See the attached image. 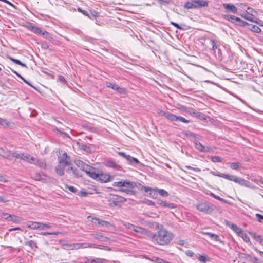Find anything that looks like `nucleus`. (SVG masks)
<instances>
[{
    "instance_id": "f257e3e1",
    "label": "nucleus",
    "mask_w": 263,
    "mask_h": 263,
    "mask_svg": "<svg viewBox=\"0 0 263 263\" xmlns=\"http://www.w3.org/2000/svg\"><path fill=\"white\" fill-rule=\"evenodd\" d=\"M152 226L159 229L155 234L151 232L149 239L153 242L160 245H165L172 241L174 236L173 234L164 229L162 226L160 227L158 223L154 222L152 223Z\"/></svg>"
},
{
    "instance_id": "f03ea898",
    "label": "nucleus",
    "mask_w": 263,
    "mask_h": 263,
    "mask_svg": "<svg viewBox=\"0 0 263 263\" xmlns=\"http://www.w3.org/2000/svg\"><path fill=\"white\" fill-rule=\"evenodd\" d=\"M8 159L11 160L12 158L20 159L23 161H26L30 163L35 164L40 167L45 168L46 167V163L41 160L38 159L29 154L25 153H21L18 151L12 152V154L6 156Z\"/></svg>"
},
{
    "instance_id": "7ed1b4c3",
    "label": "nucleus",
    "mask_w": 263,
    "mask_h": 263,
    "mask_svg": "<svg viewBox=\"0 0 263 263\" xmlns=\"http://www.w3.org/2000/svg\"><path fill=\"white\" fill-rule=\"evenodd\" d=\"M59 164L55 167L56 173L60 176L64 174L65 169L71 165L70 158L66 152L61 151L58 156Z\"/></svg>"
},
{
    "instance_id": "20e7f679",
    "label": "nucleus",
    "mask_w": 263,
    "mask_h": 263,
    "mask_svg": "<svg viewBox=\"0 0 263 263\" xmlns=\"http://www.w3.org/2000/svg\"><path fill=\"white\" fill-rule=\"evenodd\" d=\"M214 175L219 176L221 178H223L224 179H226L227 180L233 181L235 182V183H237L240 185L245 186L247 187L250 188L254 189L255 188V186L253 185L251 182L249 181L245 180L243 178H241L240 177H239L238 176H235V175H230L229 174H215L213 173Z\"/></svg>"
},
{
    "instance_id": "39448f33",
    "label": "nucleus",
    "mask_w": 263,
    "mask_h": 263,
    "mask_svg": "<svg viewBox=\"0 0 263 263\" xmlns=\"http://www.w3.org/2000/svg\"><path fill=\"white\" fill-rule=\"evenodd\" d=\"M114 187H118L122 192L129 193L132 192V189L136 186V183L127 180L115 182L112 184Z\"/></svg>"
},
{
    "instance_id": "423d86ee",
    "label": "nucleus",
    "mask_w": 263,
    "mask_h": 263,
    "mask_svg": "<svg viewBox=\"0 0 263 263\" xmlns=\"http://www.w3.org/2000/svg\"><path fill=\"white\" fill-rule=\"evenodd\" d=\"M209 1L206 0H191L184 5V8L187 9H198L207 7Z\"/></svg>"
},
{
    "instance_id": "0eeeda50",
    "label": "nucleus",
    "mask_w": 263,
    "mask_h": 263,
    "mask_svg": "<svg viewBox=\"0 0 263 263\" xmlns=\"http://www.w3.org/2000/svg\"><path fill=\"white\" fill-rule=\"evenodd\" d=\"M196 206L199 211L208 214L212 213V212L216 209L215 205L206 202L198 203L196 205Z\"/></svg>"
},
{
    "instance_id": "6e6552de",
    "label": "nucleus",
    "mask_w": 263,
    "mask_h": 263,
    "mask_svg": "<svg viewBox=\"0 0 263 263\" xmlns=\"http://www.w3.org/2000/svg\"><path fill=\"white\" fill-rule=\"evenodd\" d=\"M100 171L97 170L94 167H92L91 166H89V168H88V170L86 172V174L91 177L92 178L97 180L99 177V174Z\"/></svg>"
},
{
    "instance_id": "1a4fd4ad",
    "label": "nucleus",
    "mask_w": 263,
    "mask_h": 263,
    "mask_svg": "<svg viewBox=\"0 0 263 263\" xmlns=\"http://www.w3.org/2000/svg\"><path fill=\"white\" fill-rule=\"evenodd\" d=\"M81 13L91 20L96 19L99 16V13L92 10H89V12H87L85 10H83Z\"/></svg>"
},
{
    "instance_id": "9d476101",
    "label": "nucleus",
    "mask_w": 263,
    "mask_h": 263,
    "mask_svg": "<svg viewBox=\"0 0 263 263\" xmlns=\"http://www.w3.org/2000/svg\"><path fill=\"white\" fill-rule=\"evenodd\" d=\"M107 87L111 88L120 94H126V90L123 87L118 86L116 83H107Z\"/></svg>"
},
{
    "instance_id": "9b49d317",
    "label": "nucleus",
    "mask_w": 263,
    "mask_h": 263,
    "mask_svg": "<svg viewBox=\"0 0 263 263\" xmlns=\"http://www.w3.org/2000/svg\"><path fill=\"white\" fill-rule=\"evenodd\" d=\"M133 230L137 233H138L143 235L146 236L149 238L150 237V235L151 234V232L148 230H146L145 229H143L142 227L135 226V227Z\"/></svg>"
},
{
    "instance_id": "f8f14e48",
    "label": "nucleus",
    "mask_w": 263,
    "mask_h": 263,
    "mask_svg": "<svg viewBox=\"0 0 263 263\" xmlns=\"http://www.w3.org/2000/svg\"><path fill=\"white\" fill-rule=\"evenodd\" d=\"M168 120L171 121H180L185 123H188L190 121V120H186L182 117L177 116L172 114V115L167 116Z\"/></svg>"
},
{
    "instance_id": "ddd939ff",
    "label": "nucleus",
    "mask_w": 263,
    "mask_h": 263,
    "mask_svg": "<svg viewBox=\"0 0 263 263\" xmlns=\"http://www.w3.org/2000/svg\"><path fill=\"white\" fill-rule=\"evenodd\" d=\"M194 144L196 148L200 152H210L211 149L210 147H205L201 143L198 141L197 139H195Z\"/></svg>"
},
{
    "instance_id": "4468645a",
    "label": "nucleus",
    "mask_w": 263,
    "mask_h": 263,
    "mask_svg": "<svg viewBox=\"0 0 263 263\" xmlns=\"http://www.w3.org/2000/svg\"><path fill=\"white\" fill-rule=\"evenodd\" d=\"M65 170L69 175H73L76 178H78L81 176V175L79 174L78 171L76 168L71 166V165H70L69 167H67Z\"/></svg>"
},
{
    "instance_id": "2eb2a0df",
    "label": "nucleus",
    "mask_w": 263,
    "mask_h": 263,
    "mask_svg": "<svg viewBox=\"0 0 263 263\" xmlns=\"http://www.w3.org/2000/svg\"><path fill=\"white\" fill-rule=\"evenodd\" d=\"M223 7L229 12H232L235 14L237 12V8L232 4L224 3L223 4Z\"/></svg>"
},
{
    "instance_id": "dca6fc26",
    "label": "nucleus",
    "mask_w": 263,
    "mask_h": 263,
    "mask_svg": "<svg viewBox=\"0 0 263 263\" xmlns=\"http://www.w3.org/2000/svg\"><path fill=\"white\" fill-rule=\"evenodd\" d=\"M76 165L79 168H81V170L85 171V172L88 170V168L89 167V165L85 164L83 161L78 160L75 161Z\"/></svg>"
},
{
    "instance_id": "f3484780",
    "label": "nucleus",
    "mask_w": 263,
    "mask_h": 263,
    "mask_svg": "<svg viewBox=\"0 0 263 263\" xmlns=\"http://www.w3.org/2000/svg\"><path fill=\"white\" fill-rule=\"evenodd\" d=\"M99 176V177L97 180L100 181L102 182H107L110 180V177L108 174H103L100 172Z\"/></svg>"
},
{
    "instance_id": "a211bd4d",
    "label": "nucleus",
    "mask_w": 263,
    "mask_h": 263,
    "mask_svg": "<svg viewBox=\"0 0 263 263\" xmlns=\"http://www.w3.org/2000/svg\"><path fill=\"white\" fill-rule=\"evenodd\" d=\"M0 125L7 126L13 127L14 126L15 124L13 122H9L6 119L0 118Z\"/></svg>"
},
{
    "instance_id": "6ab92c4d",
    "label": "nucleus",
    "mask_w": 263,
    "mask_h": 263,
    "mask_svg": "<svg viewBox=\"0 0 263 263\" xmlns=\"http://www.w3.org/2000/svg\"><path fill=\"white\" fill-rule=\"evenodd\" d=\"M187 111L191 115H193L195 117H197L200 119H201L203 117V114L200 113L193 108H189Z\"/></svg>"
},
{
    "instance_id": "aec40b11",
    "label": "nucleus",
    "mask_w": 263,
    "mask_h": 263,
    "mask_svg": "<svg viewBox=\"0 0 263 263\" xmlns=\"http://www.w3.org/2000/svg\"><path fill=\"white\" fill-rule=\"evenodd\" d=\"M226 223L227 226H228V227H229L231 229H232L237 234L239 232H240V231L241 230V229L239 228L237 226L231 223L230 221H226Z\"/></svg>"
},
{
    "instance_id": "412c9836",
    "label": "nucleus",
    "mask_w": 263,
    "mask_h": 263,
    "mask_svg": "<svg viewBox=\"0 0 263 263\" xmlns=\"http://www.w3.org/2000/svg\"><path fill=\"white\" fill-rule=\"evenodd\" d=\"M41 227V222H30L27 224V227L32 229H40Z\"/></svg>"
},
{
    "instance_id": "4be33fe9",
    "label": "nucleus",
    "mask_w": 263,
    "mask_h": 263,
    "mask_svg": "<svg viewBox=\"0 0 263 263\" xmlns=\"http://www.w3.org/2000/svg\"><path fill=\"white\" fill-rule=\"evenodd\" d=\"M202 233L204 235L209 236L212 239L216 241H219L222 242L219 239V237L217 234H213L210 232H202Z\"/></svg>"
},
{
    "instance_id": "5701e85b",
    "label": "nucleus",
    "mask_w": 263,
    "mask_h": 263,
    "mask_svg": "<svg viewBox=\"0 0 263 263\" xmlns=\"http://www.w3.org/2000/svg\"><path fill=\"white\" fill-rule=\"evenodd\" d=\"M222 17L233 23H235L236 21V19L238 17H236L234 15H229V14H222Z\"/></svg>"
},
{
    "instance_id": "b1692460",
    "label": "nucleus",
    "mask_w": 263,
    "mask_h": 263,
    "mask_svg": "<svg viewBox=\"0 0 263 263\" xmlns=\"http://www.w3.org/2000/svg\"><path fill=\"white\" fill-rule=\"evenodd\" d=\"M250 235L260 244L263 243V238L260 235H258L255 233L249 232Z\"/></svg>"
},
{
    "instance_id": "393cba45",
    "label": "nucleus",
    "mask_w": 263,
    "mask_h": 263,
    "mask_svg": "<svg viewBox=\"0 0 263 263\" xmlns=\"http://www.w3.org/2000/svg\"><path fill=\"white\" fill-rule=\"evenodd\" d=\"M241 16L243 18H244L245 19L247 20L250 22H255L256 23H258V22L257 21H255L254 20L255 16H254V14H253V13L250 14H242V15H241Z\"/></svg>"
},
{
    "instance_id": "a878e982",
    "label": "nucleus",
    "mask_w": 263,
    "mask_h": 263,
    "mask_svg": "<svg viewBox=\"0 0 263 263\" xmlns=\"http://www.w3.org/2000/svg\"><path fill=\"white\" fill-rule=\"evenodd\" d=\"M90 235L93 237H94L95 239L100 240V241H105L107 239V237L104 236L103 235H102L101 234L92 233V234H91Z\"/></svg>"
},
{
    "instance_id": "bb28decb",
    "label": "nucleus",
    "mask_w": 263,
    "mask_h": 263,
    "mask_svg": "<svg viewBox=\"0 0 263 263\" xmlns=\"http://www.w3.org/2000/svg\"><path fill=\"white\" fill-rule=\"evenodd\" d=\"M238 234L239 235V236L240 237H241L245 241H246V242H249L250 241V239H249V237H248V236L247 235L246 233H245L241 229L240 231V232H239L238 233Z\"/></svg>"
},
{
    "instance_id": "cd10ccee",
    "label": "nucleus",
    "mask_w": 263,
    "mask_h": 263,
    "mask_svg": "<svg viewBox=\"0 0 263 263\" xmlns=\"http://www.w3.org/2000/svg\"><path fill=\"white\" fill-rule=\"evenodd\" d=\"M107 165L109 167H112L117 170H120L121 169V166L118 164H117L115 162L112 161H110L107 162Z\"/></svg>"
},
{
    "instance_id": "c85d7f7f",
    "label": "nucleus",
    "mask_w": 263,
    "mask_h": 263,
    "mask_svg": "<svg viewBox=\"0 0 263 263\" xmlns=\"http://www.w3.org/2000/svg\"><path fill=\"white\" fill-rule=\"evenodd\" d=\"M236 21L235 22V24L237 25H239L240 26H243V27L248 26V25H249V24L248 23L242 20L241 19H240L239 17H238L237 18H236Z\"/></svg>"
},
{
    "instance_id": "c756f323",
    "label": "nucleus",
    "mask_w": 263,
    "mask_h": 263,
    "mask_svg": "<svg viewBox=\"0 0 263 263\" xmlns=\"http://www.w3.org/2000/svg\"><path fill=\"white\" fill-rule=\"evenodd\" d=\"M12 152L10 151H5L4 149L0 148V156H2L4 158L7 159L8 158L6 157V156L10 155V154H12Z\"/></svg>"
},
{
    "instance_id": "7c9ffc66",
    "label": "nucleus",
    "mask_w": 263,
    "mask_h": 263,
    "mask_svg": "<svg viewBox=\"0 0 263 263\" xmlns=\"http://www.w3.org/2000/svg\"><path fill=\"white\" fill-rule=\"evenodd\" d=\"M248 27H249V28L250 29H251L253 32H255L256 33H259L261 31V29L259 27H258L256 25H252V24H249V25H248Z\"/></svg>"
},
{
    "instance_id": "2f4dec72",
    "label": "nucleus",
    "mask_w": 263,
    "mask_h": 263,
    "mask_svg": "<svg viewBox=\"0 0 263 263\" xmlns=\"http://www.w3.org/2000/svg\"><path fill=\"white\" fill-rule=\"evenodd\" d=\"M155 191H157L161 196L163 197H166L168 196V193H167V192H166L163 189H156L155 190Z\"/></svg>"
},
{
    "instance_id": "473e14b6",
    "label": "nucleus",
    "mask_w": 263,
    "mask_h": 263,
    "mask_svg": "<svg viewBox=\"0 0 263 263\" xmlns=\"http://www.w3.org/2000/svg\"><path fill=\"white\" fill-rule=\"evenodd\" d=\"M9 59L16 64L21 65L23 67H27V66L25 64L22 63L20 60L17 59H15L12 57H9Z\"/></svg>"
},
{
    "instance_id": "72a5a7b5",
    "label": "nucleus",
    "mask_w": 263,
    "mask_h": 263,
    "mask_svg": "<svg viewBox=\"0 0 263 263\" xmlns=\"http://www.w3.org/2000/svg\"><path fill=\"white\" fill-rule=\"evenodd\" d=\"M118 154L124 158H125L127 161H129L130 159H132V157L129 155H127L125 153L123 152H118Z\"/></svg>"
},
{
    "instance_id": "f704fd0d",
    "label": "nucleus",
    "mask_w": 263,
    "mask_h": 263,
    "mask_svg": "<svg viewBox=\"0 0 263 263\" xmlns=\"http://www.w3.org/2000/svg\"><path fill=\"white\" fill-rule=\"evenodd\" d=\"M31 31L37 34H41L42 32L40 28L35 26H34V27H32Z\"/></svg>"
},
{
    "instance_id": "c9c22d12",
    "label": "nucleus",
    "mask_w": 263,
    "mask_h": 263,
    "mask_svg": "<svg viewBox=\"0 0 263 263\" xmlns=\"http://www.w3.org/2000/svg\"><path fill=\"white\" fill-rule=\"evenodd\" d=\"M87 219L89 221H90L91 222H92L93 223L95 224L97 226H98L99 220H100V219H99V218H93L90 216L87 217Z\"/></svg>"
},
{
    "instance_id": "e433bc0d",
    "label": "nucleus",
    "mask_w": 263,
    "mask_h": 263,
    "mask_svg": "<svg viewBox=\"0 0 263 263\" xmlns=\"http://www.w3.org/2000/svg\"><path fill=\"white\" fill-rule=\"evenodd\" d=\"M110 224L109 222L100 219L98 226L106 227H108Z\"/></svg>"
},
{
    "instance_id": "4c0bfd02",
    "label": "nucleus",
    "mask_w": 263,
    "mask_h": 263,
    "mask_svg": "<svg viewBox=\"0 0 263 263\" xmlns=\"http://www.w3.org/2000/svg\"><path fill=\"white\" fill-rule=\"evenodd\" d=\"M198 259L201 263H205L210 260V259L208 258L206 256L204 255H200L198 257Z\"/></svg>"
},
{
    "instance_id": "58836bf2",
    "label": "nucleus",
    "mask_w": 263,
    "mask_h": 263,
    "mask_svg": "<svg viewBox=\"0 0 263 263\" xmlns=\"http://www.w3.org/2000/svg\"><path fill=\"white\" fill-rule=\"evenodd\" d=\"M160 205H161L162 206L164 207H168L171 209H173L175 208L174 204L173 203H168L166 202L162 201L160 203Z\"/></svg>"
},
{
    "instance_id": "ea45409f",
    "label": "nucleus",
    "mask_w": 263,
    "mask_h": 263,
    "mask_svg": "<svg viewBox=\"0 0 263 263\" xmlns=\"http://www.w3.org/2000/svg\"><path fill=\"white\" fill-rule=\"evenodd\" d=\"M211 160L213 162H221L222 159L219 156H213L211 158Z\"/></svg>"
},
{
    "instance_id": "a19ab883",
    "label": "nucleus",
    "mask_w": 263,
    "mask_h": 263,
    "mask_svg": "<svg viewBox=\"0 0 263 263\" xmlns=\"http://www.w3.org/2000/svg\"><path fill=\"white\" fill-rule=\"evenodd\" d=\"M28 85L30 86L31 87L34 88L35 89H36L37 91L41 92V87H43V86L41 84H39L37 86H34L31 84V83H27Z\"/></svg>"
},
{
    "instance_id": "79ce46f5",
    "label": "nucleus",
    "mask_w": 263,
    "mask_h": 263,
    "mask_svg": "<svg viewBox=\"0 0 263 263\" xmlns=\"http://www.w3.org/2000/svg\"><path fill=\"white\" fill-rule=\"evenodd\" d=\"M240 165V164L239 162H233L231 164L230 167L233 170H237Z\"/></svg>"
},
{
    "instance_id": "37998d69",
    "label": "nucleus",
    "mask_w": 263,
    "mask_h": 263,
    "mask_svg": "<svg viewBox=\"0 0 263 263\" xmlns=\"http://www.w3.org/2000/svg\"><path fill=\"white\" fill-rule=\"evenodd\" d=\"M81 148L87 152H90L91 149L90 147L87 146L86 145H85L84 144H82L81 145H80Z\"/></svg>"
},
{
    "instance_id": "c03bdc74",
    "label": "nucleus",
    "mask_w": 263,
    "mask_h": 263,
    "mask_svg": "<svg viewBox=\"0 0 263 263\" xmlns=\"http://www.w3.org/2000/svg\"><path fill=\"white\" fill-rule=\"evenodd\" d=\"M50 228L51 226L50 224L41 222L40 230H45Z\"/></svg>"
},
{
    "instance_id": "a18cd8bd",
    "label": "nucleus",
    "mask_w": 263,
    "mask_h": 263,
    "mask_svg": "<svg viewBox=\"0 0 263 263\" xmlns=\"http://www.w3.org/2000/svg\"><path fill=\"white\" fill-rule=\"evenodd\" d=\"M123 224L125 227H126L127 228L130 229V230H133V229L135 227V225L134 224H132L130 223H128V222H123Z\"/></svg>"
},
{
    "instance_id": "49530a36",
    "label": "nucleus",
    "mask_w": 263,
    "mask_h": 263,
    "mask_svg": "<svg viewBox=\"0 0 263 263\" xmlns=\"http://www.w3.org/2000/svg\"><path fill=\"white\" fill-rule=\"evenodd\" d=\"M158 113L161 116L165 117L167 119H168L167 116H168L170 115H172L171 113L165 112V111H164L163 110H159V111L158 112Z\"/></svg>"
},
{
    "instance_id": "de8ad7c7",
    "label": "nucleus",
    "mask_w": 263,
    "mask_h": 263,
    "mask_svg": "<svg viewBox=\"0 0 263 263\" xmlns=\"http://www.w3.org/2000/svg\"><path fill=\"white\" fill-rule=\"evenodd\" d=\"M185 168H187V169H189V170H192L195 172H200L201 171V170L200 168H196V167H191L190 166H187V165H186L184 166Z\"/></svg>"
},
{
    "instance_id": "09e8293b",
    "label": "nucleus",
    "mask_w": 263,
    "mask_h": 263,
    "mask_svg": "<svg viewBox=\"0 0 263 263\" xmlns=\"http://www.w3.org/2000/svg\"><path fill=\"white\" fill-rule=\"evenodd\" d=\"M60 234L59 232H42L41 234L44 236L49 235H58Z\"/></svg>"
},
{
    "instance_id": "8fccbe9b",
    "label": "nucleus",
    "mask_w": 263,
    "mask_h": 263,
    "mask_svg": "<svg viewBox=\"0 0 263 263\" xmlns=\"http://www.w3.org/2000/svg\"><path fill=\"white\" fill-rule=\"evenodd\" d=\"M184 134L186 136H190V137H191L194 138V140L195 139H197V137H196V135L194 133H192V132H185Z\"/></svg>"
},
{
    "instance_id": "3c124183",
    "label": "nucleus",
    "mask_w": 263,
    "mask_h": 263,
    "mask_svg": "<svg viewBox=\"0 0 263 263\" xmlns=\"http://www.w3.org/2000/svg\"><path fill=\"white\" fill-rule=\"evenodd\" d=\"M20 218L17 217L15 215H12L11 218H10V221H12L15 222H18L20 221Z\"/></svg>"
},
{
    "instance_id": "603ef678",
    "label": "nucleus",
    "mask_w": 263,
    "mask_h": 263,
    "mask_svg": "<svg viewBox=\"0 0 263 263\" xmlns=\"http://www.w3.org/2000/svg\"><path fill=\"white\" fill-rule=\"evenodd\" d=\"M3 217L8 220H10V218H11L12 215L8 214L6 213H3L2 214Z\"/></svg>"
},
{
    "instance_id": "864d4df0",
    "label": "nucleus",
    "mask_w": 263,
    "mask_h": 263,
    "mask_svg": "<svg viewBox=\"0 0 263 263\" xmlns=\"http://www.w3.org/2000/svg\"><path fill=\"white\" fill-rule=\"evenodd\" d=\"M83 245V243H74L72 245V247H73L72 249H78L81 248H82Z\"/></svg>"
},
{
    "instance_id": "5fc2aeb1",
    "label": "nucleus",
    "mask_w": 263,
    "mask_h": 263,
    "mask_svg": "<svg viewBox=\"0 0 263 263\" xmlns=\"http://www.w3.org/2000/svg\"><path fill=\"white\" fill-rule=\"evenodd\" d=\"M210 195L211 196H212L213 197H214V198H215V199H217V200H220V201H224V202H226V200H224L223 199H222V198H220L219 196H217V195H215V194H213V193H211L210 194Z\"/></svg>"
},
{
    "instance_id": "6e6d98bb",
    "label": "nucleus",
    "mask_w": 263,
    "mask_h": 263,
    "mask_svg": "<svg viewBox=\"0 0 263 263\" xmlns=\"http://www.w3.org/2000/svg\"><path fill=\"white\" fill-rule=\"evenodd\" d=\"M255 216L256 218L257 219V220L260 222H263V216L260 214L257 213L255 214Z\"/></svg>"
},
{
    "instance_id": "4d7b16f0",
    "label": "nucleus",
    "mask_w": 263,
    "mask_h": 263,
    "mask_svg": "<svg viewBox=\"0 0 263 263\" xmlns=\"http://www.w3.org/2000/svg\"><path fill=\"white\" fill-rule=\"evenodd\" d=\"M210 42L211 43V44H212V50L214 51L217 48V46L216 45V42L213 40H211Z\"/></svg>"
},
{
    "instance_id": "13d9d810",
    "label": "nucleus",
    "mask_w": 263,
    "mask_h": 263,
    "mask_svg": "<svg viewBox=\"0 0 263 263\" xmlns=\"http://www.w3.org/2000/svg\"><path fill=\"white\" fill-rule=\"evenodd\" d=\"M58 79L57 80L61 81L62 82H67L66 80L64 78V77L61 75H58Z\"/></svg>"
},
{
    "instance_id": "bf43d9fd",
    "label": "nucleus",
    "mask_w": 263,
    "mask_h": 263,
    "mask_svg": "<svg viewBox=\"0 0 263 263\" xmlns=\"http://www.w3.org/2000/svg\"><path fill=\"white\" fill-rule=\"evenodd\" d=\"M41 35L46 39H49L50 34L47 31L42 32Z\"/></svg>"
},
{
    "instance_id": "052dcab7",
    "label": "nucleus",
    "mask_w": 263,
    "mask_h": 263,
    "mask_svg": "<svg viewBox=\"0 0 263 263\" xmlns=\"http://www.w3.org/2000/svg\"><path fill=\"white\" fill-rule=\"evenodd\" d=\"M171 24L173 26H174L175 28H176L178 29H182V27L178 24H177L176 23H175V22H171Z\"/></svg>"
},
{
    "instance_id": "680f3d73",
    "label": "nucleus",
    "mask_w": 263,
    "mask_h": 263,
    "mask_svg": "<svg viewBox=\"0 0 263 263\" xmlns=\"http://www.w3.org/2000/svg\"><path fill=\"white\" fill-rule=\"evenodd\" d=\"M66 187L69 190V191H71V192L76 193V191H77V190L75 189V187L72 186H68V185H67Z\"/></svg>"
},
{
    "instance_id": "e2e57ef3",
    "label": "nucleus",
    "mask_w": 263,
    "mask_h": 263,
    "mask_svg": "<svg viewBox=\"0 0 263 263\" xmlns=\"http://www.w3.org/2000/svg\"><path fill=\"white\" fill-rule=\"evenodd\" d=\"M33 240H30V241H27L25 243V246H28L29 247H30L31 248H33Z\"/></svg>"
},
{
    "instance_id": "0e129e2a",
    "label": "nucleus",
    "mask_w": 263,
    "mask_h": 263,
    "mask_svg": "<svg viewBox=\"0 0 263 263\" xmlns=\"http://www.w3.org/2000/svg\"><path fill=\"white\" fill-rule=\"evenodd\" d=\"M247 14H250L253 13H256V12L252 8L250 7H247Z\"/></svg>"
},
{
    "instance_id": "69168bd1",
    "label": "nucleus",
    "mask_w": 263,
    "mask_h": 263,
    "mask_svg": "<svg viewBox=\"0 0 263 263\" xmlns=\"http://www.w3.org/2000/svg\"><path fill=\"white\" fill-rule=\"evenodd\" d=\"M8 201V200L7 199V198H5L4 196H0V202L5 203V202H6Z\"/></svg>"
},
{
    "instance_id": "338daca9",
    "label": "nucleus",
    "mask_w": 263,
    "mask_h": 263,
    "mask_svg": "<svg viewBox=\"0 0 263 263\" xmlns=\"http://www.w3.org/2000/svg\"><path fill=\"white\" fill-rule=\"evenodd\" d=\"M116 199L118 200V201L120 202H124L126 201V199L122 197H118Z\"/></svg>"
},
{
    "instance_id": "774afa93",
    "label": "nucleus",
    "mask_w": 263,
    "mask_h": 263,
    "mask_svg": "<svg viewBox=\"0 0 263 263\" xmlns=\"http://www.w3.org/2000/svg\"><path fill=\"white\" fill-rule=\"evenodd\" d=\"M27 28L30 31H31L32 27H34V25L31 23H28L26 25Z\"/></svg>"
}]
</instances>
